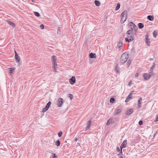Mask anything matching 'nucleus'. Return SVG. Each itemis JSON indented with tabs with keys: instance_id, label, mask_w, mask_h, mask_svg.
Wrapping results in <instances>:
<instances>
[{
	"instance_id": "1",
	"label": "nucleus",
	"mask_w": 158,
	"mask_h": 158,
	"mask_svg": "<svg viewBox=\"0 0 158 158\" xmlns=\"http://www.w3.org/2000/svg\"><path fill=\"white\" fill-rule=\"evenodd\" d=\"M131 27L133 26V27L131 28V29L128 30L126 32V35L128 38L131 39V40H134V36L136 33L137 26L132 22L130 23Z\"/></svg>"
},
{
	"instance_id": "2",
	"label": "nucleus",
	"mask_w": 158,
	"mask_h": 158,
	"mask_svg": "<svg viewBox=\"0 0 158 158\" xmlns=\"http://www.w3.org/2000/svg\"><path fill=\"white\" fill-rule=\"evenodd\" d=\"M128 58V54L127 52H125L122 55L120 59V62L123 64L125 63Z\"/></svg>"
},
{
	"instance_id": "3",
	"label": "nucleus",
	"mask_w": 158,
	"mask_h": 158,
	"mask_svg": "<svg viewBox=\"0 0 158 158\" xmlns=\"http://www.w3.org/2000/svg\"><path fill=\"white\" fill-rule=\"evenodd\" d=\"M127 11L124 10L122 13L121 15V19L120 20V22L121 23H124L126 20L127 19Z\"/></svg>"
},
{
	"instance_id": "4",
	"label": "nucleus",
	"mask_w": 158,
	"mask_h": 158,
	"mask_svg": "<svg viewBox=\"0 0 158 158\" xmlns=\"http://www.w3.org/2000/svg\"><path fill=\"white\" fill-rule=\"evenodd\" d=\"M63 103V99L62 98H59L57 102V105L58 107H61Z\"/></svg>"
},
{
	"instance_id": "5",
	"label": "nucleus",
	"mask_w": 158,
	"mask_h": 158,
	"mask_svg": "<svg viewBox=\"0 0 158 158\" xmlns=\"http://www.w3.org/2000/svg\"><path fill=\"white\" fill-rule=\"evenodd\" d=\"M51 102H48V103L47 104L45 108L42 110V112H46L49 108L50 105H51Z\"/></svg>"
},
{
	"instance_id": "6",
	"label": "nucleus",
	"mask_w": 158,
	"mask_h": 158,
	"mask_svg": "<svg viewBox=\"0 0 158 158\" xmlns=\"http://www.w3.org/2000/svg\"><path fill=\"white\" fill-rule=\"evenodd\" d=\"M52 67L53 68V71L54 72H57V64L56 62H53L52 63Z\"/></svg>"
},
{
	"instance_id": "7",
	"label": "nucleus",
	"mask_w": 158,
	"mask_h": 158,
	"mask_svg": "<svg viewBox=\"0 0 158 158\" xmlns=\"http://www.w3.org/2000/svg\"><path fill=\"white\" fill-rule=\"evenodd\" d=\"M69 81L70 83L73 85L74 84L76 81V78L74 76H73L69 79Z\"/></svg>"
},
{
	"instance_id": "8",
	"label": "nucleus",
	"mask_w": 158,
	"mask_h": 158,
	"mask_svg": "<svg viewBox=\"0 0 158 158\" xmlns=\"http://www.w3.org/2000/svg\"><path fill=\"white\" fill-rule=\"evenodd\" d=\"M152 76V74L145 73L143 75V77L145 80H147L149 79Z\"/></svg>"
},
{
	"instance_id": "9",
	"label": "nucleus",
	"mask_w": 158,
	"mask_h": 158,
	"mask_svg": "<svg viewBox=\"0 0 158 158\" xmlns=\"http://www.w3.org/2000/svg\"><path fill=\"white\" fill-rule=\"evenodd\" d=\"M142 98L141 97L139 98L138 101V106L137 108H140L141 106V101H142Z\"/></svg>"
},
{
	"instance_id": "10",
	"label": "nucleus",
	"mask_w": 158,
	"mask_h": 158,
	"mask_svg": "<svg viewBox=\"0 0 158 158\" xmlns=\"http://www.w3.org/2000/svg\"><path fill=\"white\" fill-rule=\"evenodd\" d=\"M132 94V92H131L130 94L127 96L126 99V100L125 102H127L129 101V100L131 99V96Z\"/></svg>"
},
{
	"instance_id": "11",
	"label": "nucleus",
	"mask_w": 158,
	"mask_h": 158,
	"mask_svg": "<svg viewBox=\"0 0 158 158\" xmlns=\"http://www.w3.org/2000/svg\"><path fill=\"white\" fill-rule=\"evenodd\" d=\"M148 35H146L145 36V43L148 45H149L150 44V41H148Z\"/></svg>"
},
{
	"instance_id": "12",
	"label": "nucleus",
	"mask_w": 158,
	"mask_h": 158,
	"mask_svg": "<svg viewBox=\"0 0 158 158\" xmlns=\"http://www.w3.org/2000/svg\"><path fill=\"white\" fill-rule=\"evenodd\" d=\"M15 59L17 62H18L20 60V57L17 53H16L15 55Z\"/></svg>"
},
{
	"instance_id": "13",
	"label": "nucleus",
	"mask_w": 158,
	"mask_h": 158,
	"mask_svg": "<svg viewBox=\"0 0 158 158\" xmlns=\"http://www.w3.org/2000/svg\"><path fill=\"white\" fill-rule=\"evenodd\" d=\"M114 123V121L112 120V118L109 119L107 121L106 125H109L110 124H113Z\"/></svg>"
},
{
	"instance_id": "14",
	"label": "nucleus",
	"mask_w": 158,
	"mask_h": 158,
	"mask_svg": "<svg viewBox=\"0 0 158 158\" xmlns=\"http://www.w3.org/2000/svg\"><path fill=\"white\" fill-rule=\"evenodd\" d=\"M133 111V109H131L128 110H127L126 112V114L127 115H129L132 113V112Z\"/></svg>"
},
{
	"instance_id": "15",
	"label": "nucleus",
	"mask_w": 158,
	"mask_h": 158,
	"mask_svg": "<svg viewBox=\"0 0 158 158\" xmlns=\"http://www.w3.org/2000/svg\"><path fill=\"white\" fill-rule=\"evenodd\" d=\"M117 47L120 50L122 48L123 44L122 42H119L118 44Z\"/></svg>"
},
{
	"instance_id": "16",
	"label": "nucleus",
	"mask_w": 158,
	"mask_h": 158,
	"mask_svg": "<svg viewBox=\"0 0 158 158\" xmlns=\"http://www.w3.org/2000/svg\"><path fill=\"white\" fill-rule=\"evenodd\" d=\"M89 56L90 58H96V55L95 53H90L89 54Z\"/></svg>"
},
{
	"instance_id": "17",
	"label": "nucleus",
	"mask_w": 158,
	"mask_h": 158,
	"mask_svg": "<svg viewBox=\"0 0 158 158\" xmlns=\"http://www.w3.org/2000/svg\"><path fill=\"white\" fill-rule=\"evenodd\" d=\"M6 22L7 23L10 24V25L12 26L13 27H15V24L12 22H11L10 21L6 20Z\"/></svg>"
},
{
	"instance_id": "18",
	"label": "nucleus",
	"mask_w": 158,
	"mask_h": 158,
	"mask_svg": "<svg viewBox=\"0 0 158 158\" xmlns=\"http://www.w3.org/2000/svg\"><path fill=\"white\" fill-rule=\"evenodd\" d=\"M91 120H89L88 121V124L86 127V130L88 129L90 127L91 124Z\"/></svg>"
},
{
	"instance_id": "19",
	"label": "nucleus",
	"mask_w": 158,
	"mask_h": 158,
	"mask_svg": "<svg viewBox=\"0 0 158 158\" xmlns=\"http://www.w3.org/2000/svg\"><path fill=\"white\" fill-rule=\"evenodd\" d=\"M127 143V141L126 140H124L123 142L121 144L123 147L125 148L126 146Z\"/></svg>"
},
{
	"instance_id": "20",
	"label": "nucleus",
	"mask_w": 158,
	"mask_h": 158,
	"mask_svg": "<svg viewBox=\"0 0 158 158\" xmlns=\"http://www.w3.org/2000/svg\"><path fill=\"white\" fill-rule=\"evenodd\" d=\"M147 19L149 20L152 21L154 19L152 15H148L147 16Z\"/></svg>"
},
{
	"instance_id": "21",
	"label": "nucleus",
	"mask_w": 158,
	"mask_h": 158,
	"mask_svg": "<svg viewBox=\"0 0 158 158\" xmlns=\"http://www.w3.org/2000/svg\"><path fill=\"white\" fill-rule=\"evenodd\" d=\"M121 110L120 109H117L114 112V114L115 115L118 114L121 112Z\"/></svg>"
},
{
	"instance_id": "22",
	"label": "nucleus",
	"mask_w": 158,
	"mask_h": 158,
	"mask_svg": "<svg viewBox=\"0 0 158 158\" xmlns=\"http://www.w3.org/2000/svg\"><path fill=\"white\" fill-rule=\"evenodd\" d=\"M9 69H10V70L9 71V73H12L13 71L15 70V67L10 68Z\"/></svg>"
},
{
	"instance_id": "23",
	"label": "nucleus",
	"mask_w": 158,
	"mask_h": 158,
	"mask_svg": "<svg viewBox=\"0 0 158 158\" xmlns=\"http://www.w3.org/2000/svg\"><path fill=\"white\" fill-rule=\"evenodd\" d=\"M138 26L139 29H142L144 25L141 23H139L138 24Z\"/></svg>"
},
{
	"instance_id": "24",
	"label": "nucleus",
	"mask_w": 158,
	"mask_h": 158,
	"mask_svg": "<svg viewBox=\"0 0 158 158\" xmlns=\"http://www.w3.org/2000/svg\"><path fill=\"white\" fill-rule=\"evenodd\" d=\"M56 57L55 56H53L52 57V63H53V62H56Z\"/></svg>"
},
{
	"instance_id": "25",
	"label": "nucleus",
	"mask_w": 158,
	"mask_h": 158,
	"mask_svg": "<svg viewBox=\"0 0 158 158\" xmlns=\"http://www.w3.org/2000/svg\"><path fill=\"white\" fill-rule=\"evenodd\" d=\"M131 39L130 38H128L127 37L126 38H125V40L127 42H131L133 40H131Z\"/></svg>"
},
{
	"instance_id": "26",
	"label": "nucleus",
	"mask_w": 158,
	"mask_h": 158,
	"mask_svg": "<svg viewBox=\"0 0 158 158\" xmlns=\"http://www.w3.org/2000/svg\"><path fill=\"white\" fill-rule=\"evenodd\" d=\"M120 5L119 3H118L117 4V6L115 8V10H118L120 8Z\"/></svg>"
},
{
	"instance_id": "27",
	"label": "nucleus",
	"mask_w": 158,
	"mask_h": 158,
	"mask_svg": "<svg viewBox=\"0 0 158 158\" xmlns=\"http://www.w3.org/2000/svg\"><path fill=\"white\" fill-rule=\"evenodd\" d=\"M94 2L96 6H98L100 5V3L99 1L97 0H95Z\"/></svg>"
},
{
	"instance_id": "28",
	"label": "nucleus",
	"mask_w": 158,
	"mask_h": 158,
	"mask_svg": "<svg viewBox=\"0 0 158 158\" xmlns=\"http://www.w3.org/2000/svg\"><path fill=\"white\" fill-rule=\"evenodd\" d=\"M60 140H57L55 143V145L57 146H59L60 145Z\"/></svg>"
},
{
	"instance_id": "29",
	"label": "nucleus",
	"mask_w": 158,
	"mask_h": 158,
	"mask_svg": "<svg viewBox=\"0 0 158 158\" xmlns=\"http://www.w3.org/2000/svg\"><path fill=\"white\" fill-rule=\"evenodd\" d=\"M131 64V62L130 60H128L126 63V67L127 68H128Z\"/></svg>"
},
{
	"instance_id": "30",
	"label": "nucleus",
	"mask_w": 158,
	"mask_h": 158,
	"mask_svg": "<svg viewBox=\"0 0 158 158\" xmlns=\"http://www.w3.org/2000/svg\"><path fill=\"white\" fill-rule=\"evenodd\" d=\"M68 97L69 98H70V100H72L73 99V95L72 94H68Z\"/></svg>"
},
{
	"instance_id": "31",
	"label": "nucleus",
	"mask_w": 158,
	"mask_h": 158,
	"mask_svg": "<svg viewBox=\"0 0 158 158\" xmlns=\"http://www.w3.org/2000/svg\"><path fill=\"white\" fill-rule=\"evenodd\" d=\"M34 14L37 17H39L40 16V14L36 12H34Z\"/></svg>"
},
{
	"instance_id": "32",
	"label": "nucleus",
	"mask_w": 158,
	"mask_h": 158,
	"mask_svg": "<svg viewBox=\"0 0 158 158\" xmlns=\"http://www.w3.org/2000/svg\"><path fill=\"white\" fill-rule=\"evenodd\" d=\"M115 101V99H114L113 98H111L110 99V102L111 103H114V102Z\"/></svg>"
},
{
	"instance_id": "33",
	"label": "nucleus",
	"mask_w": 158,
	"mask_h": 158,
	"mask_svg": "<svg viewBox=\"0 0 158 158\" xmlns=\"http://www.w3.org/2000/svg\"><path fill=\"white\" fill-rule=\"evenodd\" d=\"M62 134V131H60L58 133V135L59 137H60Z\"/></svg>"
},
{
	"instance_id": "34",
	"label": "nucleus",
	"mask_w": 158,
	"mask_h": 158,
	"mask_svg": "<svg viewBox=\"0 0 158 158\" xmlns=\"http://www.w3.org/2000/svg\"><path fill=\"white\" fill-rule=\"evenodd\" d=\"M157 32L155 31H154L153 32V35L154 37H156L157 36Z\"/></svg>"
},
{
	"instance_id": "35",
	"label": "nucleus",
	"mask_w": 158,
	"mask_h": 158,
	"mask_svg": "<svg viewBox=\"0 0 158 158\" xmlns=\"http://www.w3.org/2000/svg\"><path fill=\"white\" fill-rule=\"evenodd\" d=\"M118 66H117L116 67V68H115V71L117 72V73H118L119 72V69H118Z\"/></svg>"
},
{
	"instance_id": "36",
	"label": "nucleus",
	"mask_w": 158,
	"mask_h": 158,
	"mask_svg": "<svg viewBox=\"0 0 158 158\" xmlns=\"http://www.w3.org/2000/svg\"><path fill=\"white\" fill-rule=\"evenodd\" d=\"M52 158H57V156L55 154H53V155L52 156Z\"/></svg>"
},
{
	"instance_id": "37",
	"label": "nucleus",
	"mask_w": 158,
	"mask_h": 158,
	"mask_svg": "<svg viewBox=\"0 0 158 158\" xmlns=\"http://www.w3.org/2000/svg\"><path fill=\"white\" fill-rule=\"evenodd\" d=\"M41 28L42 29H43L44 28V26L43 24H42L40 26Z\"/></svg>"
},
{
	"instance_id": "38",
	"label": "nucleus",
	"mask_w": 158,
	"mask_h": 158,
	"mask_svg": "<svg viewBox=\"0 0 158 158\" xmlns=\"http://www.w3.org/2000/svg\"><path fill=\"white\" fill-rule=\"evenodd\" d=\"M156 120L155 121V122L158 121V114H157L156 116Z\"/></svg>"
},
{
	"instance_id": "39",
	"label": "nucleus",
	"mask_w": 158,
	"mask_h": 158,
	"mask_svg": "<svg viewBox=\"0 0 158 158\" xmlns=\"http://www.w3.org/2000/svg\"><path fill=\"white\" fill-rule=\"evenodd\" d=\"M123 154V152L122 150L120 151V152L118 154V155L120 156L122 155Z\"/></svg>"
},
{
	"instance_id": "40",
	"label": "nucleus",
	"mask_w": 158,
	"mask_h": 158,
	"mask_svg": "<svg viewBox=\"0 0 158 158\" xmlns=\"http://www.w3.org/2000/svg\"><path fill=\"white\" fill-rule=\"evenodd\" d=\"M139 123L140 125H141L143 124V122L142 121H140L139 122Z\"/></svg>"
},
{
	"instance_id": "41",
	"label": "nucleus",
	"mask_w": 158,
	"mask_h": 158,
	"mask_svg": "<svg viewBox=\"0 0 158 158\" xmlns=\"http://www.w3.org/2000/svg\"><path fill=\"white\" fill-rule=\"evenodd\" d=\"M131 83H132V81H130L129 82V83L128 84V85L129 86H130L131 85Z\"/></svg>"
},
{
	"instance_id": "42",
	"label": "nucleus",
	"mask_w": 158,
	"mask_h": 158,
	"mask_svg": "<svg viewBox=\"0 0 158 158\" xmlns=\"http://www.w3.org/2000/svg\"><path fill=\"white\" fill-rule=\"evenodd\" d=\"M155 63H153V65H152V67H151V69H152L153 68H154V67L155 66Z\"/></svg>"
},
{
	"instance_id": "43",
	"label": "nucleus",
	"mask_w": 158,
	"mask_h": 158,
	"mask_svg": "<svg viewBox=\"0 0 158 158\" xmlns=\"http://www.w3.org/2000/svg\"><path fill=\"white\" fill-rule=\"evenodd\" d=\"M117 151L118 152L120 151V150L119 148L118 147L117 148Z\"/></svg>"
},
{
	"instance_id": "44",
	"label": "nucleus",
	"mask_w": 158,
	"mask_h": 158,
	"mask_svg": "<svg viewBox=\"0 0 158 158\" xmlns=\"http://www.w3.org/2000/svg\"><path fill=\"white\" fill-rule=\"evenodd\" d=\"M138 75H139L138 73H136L135 74V77H137L138 76Z\"/></svg>"
},
{
	"instance_id": "45",
	"label": "nucleus",
	"mask_w": 158,
	"mask_h": 158,
	"mask_svg": "<svg viewBox=\"0 0 158 158\" xmlns=\"http://www.w3.org/2000/svg\"><path fill=\"white\" fill-rule=\"evenodd\" d=\"M120 149H121V150H122V149L123 148H124V147H123L121 145L120 146Z\"/></svg>"
},
{
	"instance_id": "46",
	"label": "nucleus",
	"mask_w": 158,
	"mask_h": 158,
	"mask_svg": "<svg viewBox=\"0 0 158 158\" xmlns=\"http://www.w3.org/2000/svg\"><path fill=\"white\" fill-rule=\"evenodd\" d=\"M77 138H75V141L76 142L77 141Z\"/></svg>"
},
{
	"instance_id": "47",
	"label": "nucleus",
	"mask_w": 158,
	"mask_h": 158,
	"mask_svg": "<svg viewBox=\"0 0 158 158\" xmlns=\"http://www.w3.org/2000/svg\"><path fill=\"white\" fill-rule=\"evenodd\" d=\"M31 0L32 2H35V0Z\"/></svg>"
},
{
	"instance_id": "48",
	"label": "nucleus",
	"mask_w": 158,
	"mask_h": 158,
	"mask_svg": "<svg viewBox=\"0 0 158 158\" xmlns=\"http://www.w3.org/2000/svg\"><path fill=\"white\" fill-rule=\"evenodd\" d=\"M119 158H123V157L122 156H120Z\"/></svg>"
},
{
	"instance_id": "49",
	"label": "nucleus",
	"mask_w": 158,
	"mask_h": 158,
	"mask_svg": "<svg viewBox=\"0 0 158 158\" xmlns=\"http://www.w3.org/2000/svg\"><path fill=\"white\" fill-rule=\"evenodd\" d=\"M15 54H16V53H17L15 51Z\"/></svg>"
},
{
	"instance_id": "50",
	"label": "nucleus",
	"mask_w": 158,
	"mask_h": 158,
	"mask_svg": "<svg viewBox=\"0 0 158 158\" xmlns=\"http://www.w3.org/2000/svg\"><path fill=\"white\" fill-rule=\"evenodd\" d=\"M132 27H133V26H132V27H131V28H132Z\"/></svg>"
}]
</instances>
